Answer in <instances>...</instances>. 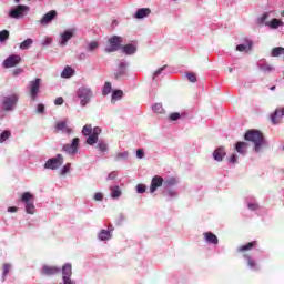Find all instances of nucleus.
Segmentation results:
<instances>
[{"label": "nucleus", "instance_id": "9", "mask_svg": "<svg viewBox=\"0 0 284 284\" xmlns=\"http://www.w3.org/2000/svg\"><path fill=\"white\" fill-rule=\"evenodd\" d=\"M29 11L30 7L19 4L18 7H16V9H12L10 11L9 17H11V19H21V17H23V13Z\"/></svg>", "mask_w": 284, "mask_h": 284}, {"label": "nucleus", "instance_id": "46", "mask_svg": "<svg viewBox=\"0 0 284 284\" xmlns=\"http://www.w3.org/2000/svg\"><path fill=\"white\" fill-rule=\"evenodd\" d=\"M37 112H38V114H43V112H45V105H43L41 103L38 104Z\"/></svg>", "mask_w": 284, "mask_h": 284}, {"label": "nucleus", "instance_id": "26", "mask_svg": "<svg viewBox=\"0 0 284 284\" xmlns=\"http://www.w3.org/2000/svg\"><path fill=\"white\" fill-rule=\"evenodd\" d=\"M62 79H70V77H74V69L71 67H65L61 73Z\"/></svg>", "mask_w": 284, "mask_h": 284}, {"label": "nucleus", "instance_id": "2", "mask_svg": "<svg viewBox=\"0 0 284 284\" xmlns=\"http://www.w3.org/2000/svg\"><path fill=\"white\" fill-rule=\"evenodd\" d=\"M82 134L83 136H88V145H95V143H99V134H101V128L95 126L92 129V124H85L82 129Z\"/></svg>", "mask_w": 284, "mask_h": 284}, {"label": "nucleus", "instance_id": "61", "mask_svg": "<svg viewBox=\"0 0 284 284\" xmlns=\"http://www.w3.org/2000/svg\"><path fill=\"white\" fill-rule=\"evenodd\" d=\"M229 72H233V69H232V68H229Z\"/></svg>", "mask_w": 284, "mask_h": 284}, {"label": "nucleus", "instance_id": "10", "mask_svg": "<svg viewBox=\"0 0 284 284\" xmlns=\"http://www.w3.org/2000/svg\"><path fill=\"white\" fill-rule=\"evenodd\" d=\"M81 140L79 138H74L71 142V144H64L62 148L63 152H67V154H77L79 152V143Z\"/></svg>", "mask_w": 284, "mask_h": 284}, {"label": "nucleus", "instance_id": "25", "mask_svg": "<svg viewBox=\"0 0 284 284\" xmlns=\"http://www.w3.org/2000/svg\"><path fill=\"white\" fill-rule=\"evenodd\" d=\"M257 245L256 241L248 242L246 245H242L237 248V252H250V250H254Z\"/></svg>", "mask_w": 284, "mask_h": 284}, {"label": "nucleus", "instance_id": "23", "mask_svg": "<svg viewBox=\"0 0 284 284\" xmlns=\"http://www.w3.org/2000/svg\"><path fill=\"white\" fill-rule=\"evenodd\" d=\"M213 158H214L215 161H223V159L225 158V149L224 148H217L213 152Z\"/></svg>", "mask_w": 284, "mask_h": 284}, {"label": "nucleus", "instance_id": "18", "mask_svg": "<svg viewBox=\"0 0 284 284\" xmlns=\"http://www.w3.org/2000/svg\"><path fill=\"white\" fill-rule=\"evenodd\" d=\"M253 45H254V43L252 42V40L245 39L244 43L239 44L236 47V50H237V52H250V50H252Z\"/></svg>", "mask_w": 284, "mask_h": 284}, {"label": "nucleus", "instance_id": "33", "mask_svg": "<svg viewBox=\"0 0 284 284\" xmlns=\"http://www.w3.org/2000/svg\"><path fill=\"white\" fill-rule=\"evenodd\" d=\"M10 39V31L2 30L0 31V43H3V41H8Z\"/></svg>", "mask_w": 284, "mask_h": 284}, {"label": "nucleus", "instance_id": "1", "mask_svg": "<svg viewBox=\"0 0 284 284\" xmlns=\"http://www.w3.org/2000/svg\"><path fill=\"white\" fill-rule=\"evenodd\" d=\"M245 141H250L254 145L255 152H261V148L265 145V136L258 130H247L244 134Z\"/></svg>", "mask_w": 284, "mask_h": 284}, {"label": "nucleus", "instance_id": "20", "mask_svg": "<svg viewBox=\"0 0 284 284\" xmlns=\"http://www.w3.org/2000/svg\"><path fill=\"white\" fill-rule=\"evenodd\" d=\"M247 148H250V144L247 142H236L235 143V150L239 154H247Z\"/></svg>", "mask_w": 284, "mask_h": 284}, {"label": "nucleus", "instance_id": "49", "mask_svg": "<svg viewBox=\"0 0 284 284\" xmlns=\"http://www.w3.org/2000/svg\"><path fill=\"white\" fill-rule=\"evenodd\" d=\"M136 156L138 159H143V156H145V152L143 151V149H138Z\"/></svg>", "mask_w": 284, "mask_h": 284}, {"label": "nucleus", "instance_id": "21", "mask_svg": "<svg viewBox=\"0 0 284 284\" xmlns=\"http://www.w3.org/2000/svg\"><path fill=\"white\" fill-rule=\"evenodd\" d=\"M203 236H204L206 243H211L213 245H219V237L214 233L206 232V233H203Z\"/></svg>", "mask_w": 284, "mask_h": 284}, {"label": "nucleus", "instance_id": "8", "mask_svg": "<svg viewBox=\"0 0 284 284\" xmlns=\"http://www.w3.org/2000/svg\"><path fill=\"white\" fill-rule=\"evenodd\" d=\"M63 165V155L58 154L55 158L49 159L44 163L45 170H59Z\"/></svg>", "mask_w": 284, "mask_h": 284}, {"label": "nucleus", "instance_id": "16", "mask_svg": "<svg viewBox=\"0 0 284 284\" xmlns=\"http://www.w3.org/2000/svg\"><path fill=\"white\" fill-rule=\"evenodd\" d=\"M55 132H62L63 134H70L72 132V129L68 126V123L65 121H59L55 124Z\"/></svg>", "mask_w": 284, "mask_h": 284}, {"label": "nucleus", "instance_id": "62", "mask_svg": "<svg viewBox=\"0 0 284 284\" xmlns=\"http://www.w3.org/2000/svg\"><path fill=\"white\" fill-rule=\"evenodd\" d=\"M271 90H276V87H272Z\"/></svg>", "mask_w": 284, "mask_h": 284}, {"label": "nucleus", "instance_id": "15", "mask_svg": "<svg viewBox=\"0 0 284 284\" xmlns=\"http://www.w3.org/2000/svg\"><path fill=\"white\" fill-rule=\"evenodd\" d=\"M60 272H61V268L57 266H50V265L42 266V274L44 276H54V274H59Z\"/></svg>", "mask_w": 284, "mask_h": 284}, {"label": "nucleus", "instance_id": "52", "mask_svg": "<svg viewBox=\"0 0 284 284\" xmlns=\"http://www.w3.org/2000/svg\"><path fill=\"white\" fill-rule=\"evenodd\" d=\"M94 201H103V193H95Z\"/></svg>", "mask_w": 284, "mask_h": 284}, {"label": "nucleus", "instance_id": "13", "mask_svg": "<svg viewBox=\"0 0 284 284\" xmlns=\"http://www.w3.org/2000/svg\"><path fill=\"white\" fill-rule=\"evenodd\" d=\"M62 276L64 284H72V280H70V276H72V264H65L62 267Z\"/></svg>", "mask_w": 284, "mask_h": 284}, {"label": "nucleus", "instance_id": "7", "mask_svg": "<svg viewBox=\"0 0 284 284\" xmlns=\"http://www.w3.org/2000/svg\"><path fill=\"white\" fill-rule=\"evenodd\" d=\"M40 90H41L40 78H37L36 80L29 83V94H30L31 101H37V97L39 95Z\"/></svg>", "mask_w": 284, "mask_h": 284}, {"label": "nucleus", "instance_id": "30", "mask_svg": "<svg viewBox=\"0 0 284 284\" xmlns=\"http://www.w3.org/2000/svg\"><path fill=\"white\" fill-rule=\"evenodd\" d=\"M121 99H123V92L121 91V90H115V91H113V93H112V103H114V102H116V101H119V100H121Z\"/></svg>", "mask_w": 284, "mask_h": 284}, {"label": "nucleus", "instance_id": "53", "mask_svg": "<svg viewBox=\"0 0 284 284\" xmlns=\"http://www.w3.org/2000/svg\"><path fill=\"white\" fill-rule=\"evenodd\" d=\"M108 179L109 181H114V179H116V172H111L109 175H108Z\"/></svg>", "mask_w": 284, "mask_h": 284}, {"label": "nucleus", "instance_id": "11", "mask_svg": "<svg viewBox=\"0 0 284 284\" xmlns=\"http://www.w3.org/2000/svg\"><path fill=\"white\" fill-rule=\"evenodd\" d=\"M21 63V55L11 54L2 63L3 68H17Z\"/></svg>", "mask_w": 284, "mask_h": 284}, {"label": "nucleus", "instance_id": "63", "mask_svg": "<svg viewBox=\"0 0 284 284\" xmlns=\"http://www.w3.org/2000/svg\"><path fill=\"white\" fill-rule=\"evenodd\" d=\"M16 1V3H19L21 0H14Z\"/></svg>", "mask_w": 284, "mask_h": 284}, {"label": "nucleus", "instance_id": "38", "mask_svg": "<svg viewBox=\"0 0 284 284\" xmlns=\"http://www.w3.org/2000/svg\"><path fill=\"white\" fill-rule=\"evenodd\" d=\"M164 185H165V187H172V186L176 185V179L171 178L169 180H165Z\"/></svg>", "mask_w": 284, "mask_h": 284}, {"label": "nucleus", "instance_id": "34", "mask_svg": "<svg viewBox=\"0 0 284 284\" xmlns=\"http://www.w3.org/2000/svg\"><path fill=\"white\" fill-rule=\"evenodd\" d=\"M9 136H12V132L10 131H3L0 134V143H6V141H8Z\"/></svg>", "mask_w": 284, "mask_h": 284}, {"label": "nucleus", "instance_id": "59", "mask_svg": "<svg viewBox=\"0 0 284 284\" xmlns=\"http://www.w3.org/2000/svg\"><path fill=\"white\" fill-rule=\"evenodd\" d=\"M19 209L17 206L8 207V212H17Z\"/></svg>", "mask_w": 284, "mask_h": 284}, {"label": "nucleus", "instance_id": "19", "mask_svg": "<svg viewBox=\"0 0 284 284\" xmlns=\"http://www.w3.org/2000/svg\"><path fill=\"white\" fill-rule=\"evenodd\" d=\"M55 17H57V11L51 10L42 17V19L40 20V23L42 26H48V23H50Z\"/></svg>", "mask_w": 284, "mask_h": 284}, {"label": "nucleus", "instance_id": "50", "mask_svg": "<svg viewBox=\"0 0 284 284\" xmlns=\"http://www.w3.org/2000/svg\"><path fill=\"white\" fill-rule=\"evenodd\" d=\"M63 103H64V100H63L62 97H59V98H57V99L54 100V104H55V105H63Z\"/></svg>", "mask_w": 284, "mask_h": 284}, {"label": "nucleus", "instance_id": "5", "mask_svg": "<svg viewBox=\"0 0 284 284\" xmlns=\"http://www.w3.org/2000/svg\"><path fill=\"white\" fill-rule=\"evenodd\" d=\"M78 99H80V103L82 106L88 105V103H90V100L92 99L93 94H92V90L85 88V87H81L78 90Z\"/></svg>", "mask_w": 284, "mask_h": 284}, {"label": "nucleus", "instance_id": "41", "mask_svg": "<svg viewBox=\"0 0 284 284\" xmlns=\"http://www.w3.org/2000/svg\"><path fill=\"white\" fill-rule=\"evenodd\" d=\"M145 190H148V187L145 186V184H138V185H136V192H138V194H145Z\"/></svg>", "mask_w": 284, "mask_h": 284}, {"label": "nucleus", "instance_id": "39", "mask_svg": "<svg viewBox=\"0 0 284 284\" xmlns=\"http://www.w3.org/2000/svg\"><path fill=\"white\" fill-rule=\"evenodd\" d=\"M153 111L155 112V114H163V104L156 103L155 105H153Z\"/></svg>", "mask_w": 284, "mask_h": 284}, {"label": "nucleus", "instance_id": "42", "mask_svg": "<svg viewBox=\"0 0 284 284\" xmlns=\"http://www.w3.org/2000/svg\"><path fill=\"white\" fill-rule=\"evenodd\" d=\"M169 119H170L171 121H179V119H181V113H179V112L171 113V114L169 115Z\"/></svg>", "mask_w": 284, "mask_h": 284}, {"label": "nucleus", "instance_id": "29", "mask_svg": "<svg viewBox=\"0 0 284 284\" xmlns=\"http://www.w3.org/2000/svg\"><path fill=\"white\" fill-rule=\"evenodd\" d=\"M34 41L31 38H28L22 43H20V50H29L30 45H32Z\"/></svg>", "mask_w": 284, "mask_h": 284}, {"label": "nucleus", "instance_id": "24", "mask_svg": "<svg viewBox=\"0 0 284 284\" xmlns=\"http://www.w3.org/2000/svg\"><path fill=\"white\" fill-rule=\"evenodd\" d=\"M265 26H268V28H271V30H277V28L280 26H284L283 21H281L280 19H272V21L265 22Z\"/></svg>", "mask_w": 284, "mask_h": 284}, {"label": "nucleus", "instance_id": "56", "mask_svg": "<svg viewBox=\"0 0 284 284\" xmlns=\"http://www.w3.org/2000/svg\"><path fill=\"white\" fill-rule=\"evenodd\" d=\"M257 207H258V204H255V203H250V204H248V210L254 211V210H256Z\"/></svg>", "mask_w": 284, "mask_h": 284}, {"label": "nucleus", "instance_id": "44", "mask_svg": "<svg viewBox=\"0 0 284 284\" xmlns=\"http://www.w3.org/2000/svg\"><path fill=\"white\" fill-rule=\"evenodd\" d=\"M262 72H272L273 68L270 64H264L261 67Z\"/></svg>", "mask_w": 284, "mask_h": 284}, {"label": "nucleus", "instance_id": "32", "mask_svg": "<svg viewBox=\"0 0 284 284\" xmlns=\"http://www.w3.org/2000/svg\"><path fill=\"white\" fill-rule=\"evenodd\" d=\"M110 190L112 199H119L121 196V189L119 186H111Z\"/></svg>", "mask_w": 284, "mask_h": 284}, {"label": "nucleus", "instance_id": "37", "mask_svg": "<svg viewBox=\"0 0 284 284\" xmlns=\"http://www.w3.org/2000/svg\"><path fill=\"white\" fill-rule=\"evenodd\" d=\"M95 148L99 152H108V144L105 142H99Z\"/></svg>", "mask_w": 284, "mask_h": 284}, {"label": "nucleus", "instance_id": "51", "mask_svg": "<svg viewBox=\"0 0 284 284\" xmlns=\"http://www.w3.org/2000/svg\"><path fill=\"white\" fill-rule=\"evenodd\" d=\"M10 264H3V276H6L10 272Z\"/></svg>", "mask_w": 284, "mask_h": 284}, {"label": "nucleus", "instance_id": "43", "mask_svg": "<svg viewBox=\"0 0 284 284\" xmlns=\"http://www.w3.org/2000/svg\"><path fill=\"white\" fill-rule=\"evenodd\" d=\"M186 78L191 83H196L197 79H196V74L194 73H186Z\"/></svg>", "mask_w": 284, "mask_h": 284}, {"label": "nucleus", "instance_id": "48", "mask_svg": "<svg viewBox=\"0 0 284 284\" xmlns=\"http://www.w3.org/2000/svg\"><path fill=\"white\" fill-rule=\"evenodd\" d=\"M97 48H99V43L98 42H90L89 50L91 52H92V50H97Z\"/></svg>", "mask_w": 284, "mask_h": 284}, {"label": "nucleus", "instance_id": "57", "mask_svg": "<svg viewBox=\"0 0 284 284\" xmlns=\"http://www.w3.org/2000/svg\"><path fill=\"white\" fill-rule=\"evenodd\" d=\"M50 43H52L51 38H47V39L43 41L42 45H50Z\"/></svg>", "mask_w": 284, "mask_h": 284}, {"label": "nucleus", "instance_id": "22", "mask_svg": "<svg viewBox=\"0 0 284 284\" xmlns=\"http://www.w3.org/2000/svg\"><path fill=\"white\" fill-rule=\"evenodd\" d=\"M151 12L152 10H150V8L139 9L135 13V19H145V17H150Z\"/></svg>", "mask_w": 284, "mask_h": 284}, {"label": "nucleus", "instance_id": "27", "mask_svg": "<svg viewBox=\"0 0 284 284\" xmlns=\"http://www.w3.org/2000/svg\"><path fill=\"white\" fill-rule=\"evenodd\" d=\"M100 241H110L112 239V233L108 230H101L99 233Z\"/></svg>", "mask_w": 284, "mask_h": 284}, {"label": "nucleus", "instance_id": "58", "mask_svg": "<svg viewBox=\"0 0 284 284\" xmlns=\"http://www.w3.org/2000/svg\"><path fill=\"white\" fill-rule=\"evenodd\" d=\"M230 163H236V154L231 155Z\"/></svg>", "mask_w": 284, "mask_h": 284}, {"label": "nucleus", "instance_id": "35", "mask_svg": "<svg viewBox=\"0 0 284 284\" xmlns=\"http://www.w3.org/2000/svg\"><path fill=\"white\" fill-rule=\"evenodd\" d=\"M281 54H284L283 47H276L272 50V57H281Z\"/></svg>", "mask_w": 284, "mask_h": 284}, {"label": "nucleus", "instance_id": "64", "mask_svg": "<svg viewBox=\"0 0 284 284\" xmlns=\"http://www.w3.org/2000/svg\"><path fill=\"white\" fill-rule=\"evenodd\" d=\"M282 17H284V10L282 11Z\"/></svg>", "mask_w": 284, "mask_h": 284}, {"label": "nucleus", "instance_id": "17", "mask_svg": "<svg viewBox=\"0 0 284 284\" xmlns=\"http://www.w3.org/2000/svg\"><path fill=\"white\" fill-rule=\"evenodd\" d=\"M72 37H74V32L72 31V29L65 30L60 36V45H67L70 39H72Z\"/></svg>", "mask_w": 284, "mask_h": 284}, {"label": "nucleus", "instance_id": "31", "mask_svg": "<svg viewBox=\"0 0 284 284\" xmlns=\"http://www.w3.org/2000/svg\"><path fill=\"white\" fill-rule=\"evenodd\" d=\"M244 258L247 260V265H248V267H251V270H258L256 262L254 260H252V257L250 255L245 254Z\"/></svg>", "mask_w": 284, "mask_h": 284}, {"label": "nucleus", "instance_id": "4", "mask_svg": "<svg viewBox=\"0 0 284 284\" xmlns=\"http://www.w3.org/2000/svg\"><path fill=\"white\" fill-rule=\"evenodd\" d=\"M20 201L21 203H24L27 214H34V195L32 193H22Z\"/></svg>", "mask_w": 284, "mask_h": 284}, {"label": "nucleus", "instance_id": "6", "mask_svg": "<svg viewBox=\"0 0 284 284\" xmlns=\"http://www.w3.org/2000/svg\"><path fill=\"white\" fill-rule=\"evenodd\" d=\"M19 102V95L13 93L9 97H4L2 101V110L10 111L14 109V105Z\"/></svg>", "mask_w": 284, "mask_h": 284}, {"label": "nucleus", "instance_id": "36", "mask_svg": "<svg viewBox=\"0 0 284 284\" xmlns=\"http://www.w3.org/2000/svg\"><path fill=\"white\" fill-rule=\"evenodd\" d=\"M110 92H112V83L105 82L104 88L102 90V94H104V97H105V95L110 94Z\"/></svg>", "mask_w": 284, "mask_h": 284}, {"label": "nucleus", "instance_id": "45", "mask_svg": "<svg viewBox=\"0 0 284 284\" xmlns=\"http://www.w3.org/2000/svg\"><path fill=\"white\" fill-rule=\"evenodd\" d=\"M71 165H72V164L67 163V164L62 168L61 174H68V172H70Z\"/></svg>", "mask_w": 284, "mask_h": 284}, {"label": "nucleus", "instance_id": "14", "mask_svg": "<svg viewBox=\"0 0 284 284\" xmlns=\"http://www.w3.org/2000/svg\"><path fill=\"white\" fill-rule=\"evenodd\" d=\"M284 116V108H277L273 114H271V121L273 125H278V123L283 120Z\"/></svg>", "mask_w": 284, "mask_h": 284}, {"label": "nucleus", "instance_id": "54", "mask_svg": "<svg viewBox=\"0 0 284 284\" xmlns=\"http://www.w3.org/2000/svg\"><path fill=\"white\" fill-rule=\"evenodd\" d=\"M22 72H23V69H16V70H13L12 74L14 77H19V74H22Z\"/></svg>", "mask_w": 284, "mask_h": 284}, {"label": "nucleus", "instance_id": "60", "mask_svg": "<svg viewBox=\"0 0 284 284\" xmlns=\"http://www.w3.org/2000/svg\"><path fill=\"white\" fill-rule=\"evenodd\" d=\"M119 68L120 70H125V63L124 62L120 63Z\"/></svg>", "mask_w": 284, "mask_h": 284}, {"label": "nucleus", "instance_id": "47", "mask_svg": "<svg viewBox=\"0 0 284 284\" xmlns=\"http://www.w3.org/2000/svg\"><path fill=\"white\" fill-rule=\"evenodd\" d=\"M122 77H125V70L120 69V71L115 73V79H121Z\"/></svg>", "mask_w": 284, "mask_h": 284}, {"label": "nucleus", "instance_id": "28", "mask_svg": "<svg viewBox=\"0 0 284 284\" xmlns=\"http://www.w3.org/2000/svg\"><path fill=\"white\" fill-rule=\"evenodd\" d=\"M122 52H124V54H134L136 47H134V44H126L122 47Z\"/></svg>", "mask_w": 284, "mask_h": 284}, {"label": "nucleus", "instance_id": "55", "mask_svg": "<svg viewBox=\"0 0 284 284\" xmlns=\"http://www.w3.org/2000/svg\"><path fill=\"white\" fill-rule=\"evenodd\" d=\"M166 65L158 69L155 72H154V75L158 77V74H161V72H163L165 70Z\"/></svg>", "mask_w": 284, "mask_h": 284}, {"label": "nucleus", "instance_id": "40", "mask_svg": "<svg viewBox=\"0 0 284 284\" xmlns=\"http://www.w3.org/2000/svg\"><path fill=\"white\" fill-rule=\"evenodd\" d=\"M267 19H270V12L263 13V16L257 19V21L260 24H263L266 23L265 21H267Z\"/></svg>", "mask_w": 284, "mask_h": 284}, {"label": "nucleus", "instance_id": "3", "mask_svg": "<svg viewBox=\"0 0 284 284\" xmlns=\"http://www.w3.org/2000/svg\"><path fill=\"white\" fill-rule=\"evenodd\" d=\"M106 47L104 49V52L112 53V52H119V49L121 48V44L123 43V38L119 36H113L108 39Z\"/></svg>", "mask_w": 284, "mask_h": 284}, {"label": "nucleus", "instance_id": "12", "mask_svg": "<svg viewBox=\"0 0 284 284\" xmlns=\"http://www.w3.org/2000/svg\"><path fill=\"white\" fill-rule=\"evenodd\" d=\"M163 183H164V181H163L162 176H160V175L153 176L152 180H151V185H150L151 194H154V192L156 190H159V187H162Z\"/></svg>", "mask_w": 284, "mask_h": 284}]
</instances>
